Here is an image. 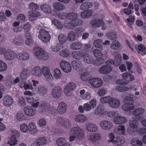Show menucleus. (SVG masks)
I'll use <instances>...</instances> for the list:
<instances>
[{"label":"nucleus","instance_id":"nucleus-1","mask_svg":"<svg viewBox=\"0 0 146 146\" xmlns=\"http://www.w3.org/2000/svg\"><path fill=\"white\" fill-rule=\"evenodd\" d=\"M38 38L44 43L49 42L51 38L48 32L44 29H41L39 31Z\"/></svg>","mask_w":146,"mask_h":146},{"label":"nucleus","instance_id":"nucleus-2","mask_svg":"<svg viewBox=\"0 0 146 146\" xmlns=\"http://www.w3.org/2000/svg\"><path fill=\"white\" fill-rule=\"evenodd\" d=\"M70 134L71 135H74L82 139L84 136L82 129L78 127H74L71 128Z\"/></svg>","mask_w":146,"mask_h":146},{"label":"nucleus","instance_id":"nucleus-3","mask_svg":"<svg viewBox=\"0 0 146 146\" xmlns=\"http://www.w3.org/2000/svg\"><path fill=\"white\" fill-rule=\"evenodd\" d=\"M41 73L44 75V78L47 82H50L53 80V77L48 67H43L41 69Z\"/></svg>","mask_w":146,"mask_h":146},{"label":"nucleus","instance_id":"nucleus-4","mask_svg":"<svg viewBox=\"0 0 146 146\" xmlns=\"http://www.w3.org/2000/svg\"><path fill=\"white\" fill-rule=\"evenodd\" d=\"M83 23V22L81 19H78L77 18L72 20L69 23H64V26L68 29H71L72 27H75L78 25H80Z\"/></svg>","mask_w":146,"mask_h":146},{"label":"nucleus","instance_id":"nucleus-5","mask_svg":"<svg viewBox=\"0 0 146 146\" xmlns=\"http://www.w3.org/2000/svg\"><path fill=\"white\" fill-rule=\"evenodd\" d=\"M62 92V89L60 86H56L52 90V96L54 98H59L61 96Z\"/></svg>","mask_w":146,"mask_h":146},{"label":"nucleus","instance_id":"nucleus-6","mask_svg":"<svg viewBox=\"0 0 146 146\" xmlns=\"http://www.w3.org/2000/svg\"><path fill=\"white\" fill-rule=\"evenodd\" d=\"M76 85L73 83H70L67 84L64 88V94L66 96H69L72 94L71 91L76 88Z\"/></svg>","mask_w":146,"mask_h":146},{"label":"nucleus","instance_id":"nucleus-7","mask_svg":"<svg viewBox=\"0 0 146 146\" xmlns=\"http://www.w3.org/2000/svg\"><path fill=\"white\" fill-rule=\"evenodd\" d=\"M111 64H108L106 62V64L104 65L101 67L99 70L100 72L102 74H108L110 73L112 69L111 66Z\"/></svg>","mask_w":146,"mask_h":146},{"label":"nucleus","instance_id":"nucleus-8","mask_svg":"<svg viewBox=\"0 0 146 146\" xmlns=\"http://www.w3.org/2000/svg\"><path fill=\"white\" fill-rule=\"evenodd\" d=\"M121 57V55L117 54L115 57L114 60H109L107 61V63L108 64L113 65L115 66H117L120 64Z\"/></svg>","mask_w":146,"mask_h":146},{"label":"nucleus","instance_id":"nucleus-9","mask_svg":"<svg viewBox=\"0 0 146 146\" xmlns=\"http://www.w3.org/2000/svg\"><path fill=\"white\" fill-rule=\"evenodd\" d=\"M90 84L94 87L98 88L100 87L102 85V81L100 78H92L89 81Z\"/></svg>","mask_w":146,"mask_h":146},{"label":"nucleus","instance_id":"nucleus-10","mask_svg":"<svg viewBox=\"0 0 146 146\" xmlns=\"http://www.w3.org/2000/svg\"><path fill=\"white\" fill-rule=\"evenodd\" d=\"M3 105L6 107H9L13 104V100L10 96H6L3 98Z\"/></svg>","mask_w":146,"mask_h":146},{"label":"nucleus","instance_id":"nucleus-11","mask_svg":"<svg viewBox=\"0 0 146 146\" xmlns=\"http://www.w3.org/2000/svg\"><path fill=\"white\" fill-rule=\"evenodd\" d=\"M100 127L104 130H108L112 126V123L109 121L107 120L102 121L100 123Z\"/></svg>","mask_w":146,"mask_h":146},{"label":"nucleus","instance_id":"nucleus-12","mask_svg":"<svg viewBox=\"0 0 146 146\" xmlns=\"http://www.w3.org/2000/svg\"><path fill=\"white\" fill-rule=\"evenodd\" d=\"M17 54L14 52L11 51H7L4 54L5 58L9 61H12L16 58Z\"/></svg>","mask_w":146,"mask_h":146},{"label":"nucleus","instance_id":"nucleus-13","mask_svg":"<svg viewBox=\"0 0 146 146\" xmlns=\"http://www.w3.org/2000/svg\"><path fill=\"white\" fill-rule=\"evenodd\" d=\"M108 104L111 108L115 109L118 108L120 104L119 100L111 97Z\"/></svg>","mask_w":146,"mask_h":146},{"label":"nucleus","instance_id":"nucleus-14","mask_svg":"<svg viewBox=\"0 0 146 146\" xmlns=\"http://www.w3.org/2000/svg\"><path fill=\"white\" fill-rule=\"evenodd\" d=\"M29 58V54L26 52L19 53L17 54L16 58L18 60H26Z\"/></svg>","mask_w":146,"mask_h":146},{"label":"nucleus","instance_id":"nucleus-15","mask_svg":"<svg viewBox=\"0 0 146 146\" xmlns=\"http://www.w3.org/2000/svg\"><path fill=\"white\" fill-rule=\"evenodd\" d=\"M44 50L39 47H36L33 49L35 56L37 59L40 60L42 57L41 56Z\"/></svg>","mask_w":146,"mask_h":146},{"label":"nucleus","instance_id":"nucleus-16","mask_svg":"<svg viewBox=\"0 0 146 146\" xmlns=\"http://www.w3.org/2000/svg\"><path fill=\"white\" fill-rule=\"evenodd\" d=\"M24 112L25 114L29 116H32L34 115L35 111L33 108L31 106H27L24 109Z\"/></svg>","mask_w":146,"mask_h":146},{"label":"nucleus","instance_id":"nucleus-17","mask_svg":"<svg viewBox=\"0 0 146 146\" xmlns=\"http://www.w3.org/2000/svg\"><path fill=\"white\" fill-rule=\"evenodd\" d=\"M30 71L29 70L25 68L23 69L20 73V77L22 80L27 78L29 76Z\"/></svg>","mask_w":146,"mask_h":146},{"label":"nucleus","instance_id":"nucleus-18","mask_svg":"<svg viewBox=\"0 0 146 146\" xmlns=\"http://www.w3.org/2000/svg\"><path fill=\"white\" fill-rule=\"evenodd\" d=\"M91 23L93 27H96L104 25V22L102 20L94 19L91 21Z\"/></svg>","mask_w":146,"mask_h":146},{"label":"nucleus","instance_id":"nucleus-19","mask_svg":"<svg viewBox=\"0 0 146 146\" xmlns=\"http://www.w3.org/2000/svg\"><path fill=\"white\" fill-rule=\"evenodd\" d=\"M78 15L75 13L72 12L69 13H64V18L69 20H73L77 18Z\"/></svg>","mask_w":146,"mask_h":146},{"label":"nucleus","instance_id":"nucleus-20","mask_svg":"<svg viewBox=\"0 0 146 146\" xmlns=\"http://www.w3.org/2000/svg\"><path fill=\"white\" fill-rule=\"evenodd\" d=\"M40 15V13L37 11H30L29 13V19L31 21H34L35 20V17H36Z\"/></svg>","mask_w":146,"mask_h":146},{"label":"nucleus","instance_id":"nucleus-21","mask_svg":"<svg viewBox=\"0 0 146 146\" xmlns=\"http://www.w3.org/2000/svg\"><path fill=\"white\" fill-rule=\"evenodd\" d=\"M113 121L116 124H123L127 121V119L124 117L119 116L114 117Z\"/></svg>","mask_w":146,"mask_h":146},{"label":"nucleus","instance_id":"nucleus-22","mask_svg":"<svg viewBox=\"0 0 146 146\" xmlns=\"http://www.w3.org/2000/svg\"><path fill=\"white\" fill-rule=\"evenodd\" d=\"M86 127L87 130L90 132H95L97 129L96 125L92 123H87L86 125Z\"/></svg>","mask_w":146,"mask_h":146},{"label":"nucleus","instance_id":"nucleus-23","mask_svg":"<svg viewBox=\"0 0 146 146\" xmlns=\"http://www.w3.org/2000/svg\"><path fill=\"white\" fill-rule=\"evenodd\" d=\"M37 92L40 95L43 96L47 94V89L44 86L40 85L38 86Z\"/></svg>","mask_w":146,"mask_h":146},{"label":"nucleus","instance_id":"nucleus-24","mask_svg":"<svg viewBox=\"0 0 146 146\" xmlns=\"http://www.w3.org/2000/svg\"><path fill=\"white\" fill-rule=\"evenodd\" d=\"M32 74L33 75L40 76L42 75L41 69L39 67H36L34 68L32 70Z\"/></svg>","mask_w":146,"mask_h":146},{"label":"nucleus","instance_id":"nucleus-25","mask_svg":"<svg viewBox=\"0 0 146 146\" xmlns=\"http://www.w3.org/2000/svg\"><path fill=\"white\" fill-rule=\"evenodd\" d=\"M72 65L74 69L78 70L82 66L81 63L77 60H73L72 62Z\"/></svg>","mask_w":146,"mask_h":146},{"label":"nucleus","instance_id":"nucleus-26","mask_svg":"<svg viewBox=\"0 0 146 146\" xmlns=\"http://www.w3.org/2000/svg\"><path fill=\"white\" fill-rule=\"evenodd\" d=\"M87 120V118L85 116L80 114L76 115L75 118V121L78 122H84Z\"/></svg>","mask_w":146,"mask_h":146},{"label":"nucleus","instance_id":"nucleus-27","mask_svg":"<svg viewBox=\"0 0 146 146\" xmlns=\"http://www.w3.org/2000/svg\"><path fill=\"white\" fill-rule=\"evenodd\" d=\"M92 13V10H88L82 12L81 16L83 18H87L91 16Z\"/></svg>","mask_w":146,"mask_h":146},{"label":"nucleus","instance_id":"nucleus-28","mask_svg":"<svg viewBox=\"0 0 146 146\" xmlns=\"http://www.w3.org/2000/svg\"><path fill=\"white\" fill-rule=\"evenodd\" d=\"M105 60L103 58H98L92 62V64L96 66H99L103 64Z\"/></svg>","mask_w":146,"mask_h":146},{"label":"nucleus","instance_id":"nucleus-29","mask_svg":"<svg viewBox=\"0 0 146 146\" xmlns=\"http://www.w3.org/2000/svg\"><path fill=\"white\" fill-rule=\"evenodd\" d=\"M83 58L84 61L88 64H90L93 62V60L92 57L88 54H84L83 56Z\"/></svg>","mask_w":146,"mask_h":146},{"label":"nucleus","instance_id":"nucleus-30","mask_svg":"<svg viewBox=\"0 0 146 146\" xmlns=\"http://www.w3.org/2000/svg\"><path fill=\"white\" fill-rule=\"evenodd\" d=\"M41 10L44 12L47 13H49L51 12V9L50 7L48 5L44 4L40 6Z\"/></svg>","mask_w":146,"mask_h":146},{"label":"nucleus","instance_id":"nucleus-31","mask_svg":"<svg viewBox=\"0 0 146 146\" xmlns=\"http://www.w3.org/2000/svg\"><path fill=\"white\" fill-rule=\"evenodd\" d=\"M29 131L32 134L36 133L37 131V129L36 126L34 123L31 122L29 123Z\"/></svg>","mask_w":146,"mask_h":146},{"label":"nucleus","instance_id":"nucleus-32","mask_svg":"<svg viewBox=\"0 0 146 146\" xmlns=\"http://www.w3.org/2000/svg\"><path fill=\"white\" fill-rule=\"evenodd\" d=\"M144 110L141 108H139L135 109L132 112L133 115L135 116H139L142 115L144 112Z\"/></svg>","mask_w":146,"mask_h":146},{"label":"nucleus","instance_id":"nucleus-33","mask_svg":"<svg viewBox=\"0 0 146 146\" xmlns=\"http://www.w3.org/2000/svg\"><path fill=\"white\" fill-rule=\"evenodd\" d=\"M107 36L111 40H114L117 39V36L115 32H108L106 34Z\"/></svg>","mask_w":146,"mask_h":146},{"label":"nucleus","instance_id":"nucleus-34","mask_svg":"<svg viewBox=\"0 0 146 146\" xmlns=\"http://www.w3.org/2000/svg\"><path fill=\"white\" fill-rule=\"evenodd\" d=\"M36 142L40 145H44L46 143L47 141L44 137H40L37 138Z\"/></svg>","mask_w":146,"mask_h":146},{"label":"nucleus","instance_id":"nucleus-35","mask_svg":"<svg viewBox=\"0 0 146 146\" xmlns=\"http://www.w3.org/2000/svg\"><path fill=\"white\" fill-rule=\"evenodd\" d=\"M94 46L96 48H101L104 45V42L100 39L95 40L93 43Z\"/></svg>","mask_w":146,"mask_h":146},{"label":"nucleus","instance_id":"nucleus-36","mask_svg":"<svg viewBox=\"0 0 146 146\" xmlns=\"http://www.w3.org/2000/svg\"><path fill=\"white\" fill-rule=\"evenodd\" d=\"M82 44L80 42H74L70 45L71 48L73 50H79L81 48Z\"/></svg>","mask_w":146,"mask_h":146},{"label":"nucleus","instance_id":"nucleus-37","mask_svg":"<svg viewBox=\"0 0 146 146\" xmlns=\"http://www.w3.org/2000/svg\"><path fill=\"white\" fill-rule=\"evenodd\" d=\"M92 5V3L86 2L80 6V9L82 10H84L91 7Z\"/></svg>","mask_w":146,"mask_h":146},{"label":"nucleus","instance_id":"nucleus-38","mask_svg":"<svg viewBox=\"0 0 146 146\" xmlns=\"http://www.w3.org/2000/svg\"><path fill=\"white\" fill-rule=\"evenodd\" d=\"M73 57L76 59H79L82 56V53L80 51H74L72 53Z\"/></svg>","mask_w":146,"mask_h":146},{"label":"nucleus","instance_id":"nucleus-39","mask_svg":"<svg viewBox=\"0 0 146 146\" xmlns=\"http://www.w3.org/2000/svg\"><path fill=\"white\" fill-rule=\"evenodd\" d=\"M52 23L58 29H62L63 26L61 23L58 19H54L52 20Z\"/></svg>","mask_w":146,"mask_h":146},{"label":"nucleus","instance_id":"nucleus-40","mask_svg":"<svg viewBox=\"0 0 146 146\" xmlns=\"http://www.w3.org/2000/svg\"><path fill=\"white\" fill-rule=\"evenodd\" d=\"M90 76L88 72H85L82 74L80 76L81 79L84 81H87L90 80Z\"/></svg>","mask_w":146,"mask_h":146},{"label":"nucleus","instance_id":"nucleus-41","mask_svg":"<svg viewBox=\"0 0 146 146\" xmlns=\"http://www.w3.org/2000/svg\"><path fill=\"white\" fill-rule=\"evenodd\" d=\"M53 7L54 9L57 10H60L63 9V4L59 2H55L53 3Z\"/></svg>","mask_w":146,"mask_h":146},{"label":"nucleus","instance_id":"nucleus-42","mask_svg":"<svg viewBox=\"0 0 146 146\" xmlns=\"http://www.w3.org/2000/svg\"><path fill=\"white\" fill-rule=\"evenodd\" d=\"M116 89L121 92H124L129 89V88L124 85L117 86L116 87Z\"/></svg>","mask_w":146,"mask_h":146},{"label":"nucleus","instance_id":"nucleus-43","mask_svg":"<svg viewBox=\"0 0 146 146\" xmlns=\"http://www.w3.org/2000/svg\"><path fill=\"white\" fill-rule=\"evenodd\" d=\"M13 42L17 45H20L23 44V40L22 38L19 36L16 37L14 39Z\"/></svg>","mask_w":146,"mask_h":146},{"label":"nucleus","instance_id":"nucleus-44","mask_svg":"<svg viewBox=\"0 0 146 146\" xmlns=\"http://www.w3.org/2000/svg\"><path fill=\"white\" fill-rule=\"evenodd\" d=\"M134 100L133 98L130 97H127L123 100V102L128 105H131L134 102Z\"/></svg>","mask_w":146,"mask_h":146},{"label":"nucleus","instance_id":"nucleus-45","mask_svg":"<svg viewBox=\"0 0 146 146\" xmlns=\"http://www.w3.org/2000/svg\"><path fill=\"white\" fill-rule=\"evenodd\" d=\"M135 48L139 53H140V51L143 52L144 51V52H143L144 54L143 55H145L146 54V51H145V48L144 45L142 44L139 45L137 46H135Z\"/></svg>","mask_w":146,"mask_h":146},{"label":"nucleus","instance_id":"nucleus-46","mask_svg":"<svg viewBox=\"0 0 146 146\" xmlns=\"http://www.w3.org/2000/svg\"><path fill=\"white\" fill-rule=\"evenodd\" d=\"M138 122L135 120H131L129 121V125L132 129H136L137 128Z\"/></svg>","mask_w":146,"mask_h":146},{"label":"nucleus","instance_id":"nucleus-47","mask_svg":"<svg viewBox=\"0 0 146 146\" xmlns=\"http://www.w3.org/2000/svg\"><path fill=\"white\" fill-rule=\"evenodd\" d=\"M72 67L70 63L64 61V72L68 73L71 70Z\"/></svg>","mask_w":146,"mask_h":146},{"label":"nucleus","instance_id":"nucleus-48","mask_svg":"<svg viewBox=\"0 0 146 146\" xmlns=\"http://www.w3.org/2000/svg\"><path fill=\"white\" fill-rule=\"evenodd\" d=\"M58 39L60 44V48L62 49L63 47V44H64V35L61 34L59 35L58 36Z\"/></svg>","mask_w":146,"mask_h":146},{"label":"nucleus","instance_id":"nucleus-49","mask_svg":"<svg viewBox=\"0 0 146 146\" xmlns=\"http://www.w3.org/2000/svg\"><path fill=\"white\" fill-rule=\"evenodd\" d=\"M64 103L63 102H61L59 104L57 110V111L60 114H62L64 113Z\"/></svg>","mask_w":146,"mask_h":146},{"label":"nucleus","instance_id":"nucleus-50","mask_svg":"<svg viewBox=\"0 0 146 146\" xmlns=\"http://www.w3.org/2000/svg\"><path fill=\"white\" fill-rule=\"evenodd\" d=\"M7 64L2 60H0V72H3L7 68Z\"/></svg>","mask_w":146,"mask_h":146},{"label":"nucleus","instance_id":"nucleus-51","mask_svg":"<svg viewBox=\"0 0 146 146\" xmlns=\"http://www.w3.org/2000/svg\"><path fill=\"white\" fill-rule=\"evenodd\" d=\"M115 130L118 131L119 133L121 135L123 134L124 133L125 127L123 125H119L115 128Z\"/></svg>","mask_w":146,"mask_h":146},{"label":"nucleus","instance_id":"nucleus-52","mask_svg":"<svg viewBox=\"0 0 146 146\" xmlns=\"http://www.w3.org/2000/svg\"><path fill=\"white\" fill-rule=\"evenodd\" d=\"M75 33L73 31H71L68 35V39L70 41H73L75 39Z\"/></svg>","mask_w":146,"mask_h":146},{"label":"nucleus","instance_id":"nucleus-53","mask_svg":"<svg viewBox=\"0 0 146 146\" xmlns=\"http://www.w3.org/2000/svg\"><path fill=\"white\" fill-rule=\"evenodd\" d=\"M111 97L110 96H106L101 97L100 100L101 103L102 104H105L108 103Z\"/></svg>","mask_w":146,"mask_h":146},{"label":"nucleus","instance_id":"nucleus-54","mask_svg":"<svg viewBox=\"0 0 146 146\" xmlns=\"http://www.w3.org/2000/svg\"><path fill=\"white\" fill-rule=\"evenodd\" d=\"M100 136L98 134H95L93 135H91L90 136V138L93 142H95L96 141L100 139Z\"/></svg>","mask_w":146,"mask_h":146},{"label":"nucleus","instance_id":"nucleus-55","mask_svg":"<svg viewBox=\"0 0 146 146\" xmlns=\"http://www.w3.org/2000/svg\"><path fill=\"white\" fill-rule=\"evenodd\" d=\"M26 18L25 16L22 14H19L17 17V20L22 23L25 21Z\"/></svg>","mask_w":146,"mask_h":146},{"label":"nucleus","instance_id":"nucleus-56","mask_svg":"<svg viewBox=\"0 0 146 146\" xmlns=\"http://www.w3.org/2000/svg\"><path fill=\"white\" fill-rule=\"evenodd\" d=\"M120 46L119 42L117 40H115L112 42L111 47L112 48L115 50L117 49Z\"/></svg>","mask_w":146,"mask_h":146},{"label":"nucleus","instance_id":"nucleus-57","mask_svg":"<svg viewBox=\"0 0 146 146\" xmlns=\"http://www.w3.org/2000/svg\"><path fill=\"white\" fill-rule=\"evenodd\" d=\"M54 77L56 79H58L60 78L61 72L60 70L58 69H55L54 70Z\"/></svg>","mask_w":146,"mask_h":146},{"label":"nucleus","instance_id":"nucleus-58","mask_svg":"<svg viewBox=\"0 0 146 146\" xmlns=\"http://www.w3.org/2000/svg\"><path fill=\"white\" fill-rule=\"evenodd\" d=\"M129 106L125 103L124 105L122 106V108L123 110L126 111H129L134 109V107L133 106Z\"/></svg>","mask_w":146,"mask_h":146},{"label":"nucleus","instance_id":"nucleus-59","mask_svg":"<svg viewBox=\"0 0 146 146\" xmlns=\"http://www.w3.org/2000/svg\"><path fill=\"white\" fill-rule=\"evenodd\" d=\"M21 130L23 133H26L28 130V127L27 125L25 123H23L20 125Z\"/></svg>","mask_w":146,"mask_h":146},{"label":"nucleus","instance_id":"nucleus-60","mask_svg":"<svg viewBox=\"0 0 146 146\" xmlns=\"http://www.w3.org/2000/svg\"><path fill=\"white\" fill-rule=\"evenodd\" d=\"M104 108L101 105L98 107L96 109L94 113L95 115H98L100 114L103 112Z\"/></svg>","mask_w":146,"mask_h":146},{"label":"nucleus","instance_id":"nucleus-61","mask_svg":"<svg viewBox=\"0 0 146 146\" xmlns=\"http://www.w3.org/2000/svg\"><path fill=\"white\" fill-rule=\"evenodd\" d=\"M17 139L11 137L10 140L7 142V144H9L10 146L14 145L17 144Z\"/></svg>","mask_w":146,"mask_h":146},{"label":"nucleus","instance_id":"nucleus-62","mask_svg":"<svg viewBox=\"0 0 146 146\" xmlns=\"http://www.w3.org/2000/svg\"><path fill=\"white\" fill-rule=\"evenodd\" d=\"M19 137V132L15 130H12L11 133V137L17 139Z\"/></svg>","mask_w":146,"mask_h":146},{"label":"nucleus","instance_id":"nucleus-63","mask_svg":"<svg viewBox=\"0 0 146 146\" xmlns=\"http://www.w3.org/2000/svg\"><path fill=\"white\" fill-rule=\"evenodd\" d=\"M16 117L17 119L19 121H22L25 119L24 114L21 113H18L16 115Z\"/></svg>","mask_w":146,"mask_h":146},{"label":"nucleus","instance_id":"nucleus-64","mask_svg":"<svg viewBox=\"0 0 146 146\" xmlns=\"http://www.w3.org/2000/svg\"><path fill=\"white\" fill-rule=\"evenodd\" d=\"M93 53L95 57L101 56H102V53L101 51L98 49H95L93 51Z\"/></svg>","mask_w":146,"mask_h":146}]
</instances>
